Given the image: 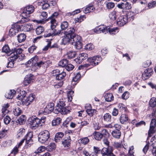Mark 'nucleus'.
Here are the masks:
<instances>
[{
	"label": "nucleus",
	"mask_w": 156,
	"mask_h": 156,
	"mask_svg": "<svg viewBox=\"0 0 156 156\" xmlns=\"http://www.w3.org/2000/svg\"><path fill=\"white\" fill-rule=\"evenodd\" d=\"M58 15V12H55L50 17L47 19V21L50 22L51 29L50 32L48 33H45L44 35V36L45 37H46L56 35H59L60 36V34L61 35H62V33H63L64 35L62 37L61 44L63 45H66L68 43V32L67 31H64L63 32H61V30H60L57 32L55 29L57 24L56 19Z\"/></svg>",
	"instance_id": "f257e3e1"
},
{
	"label": "nucleus",
	"mask_w": 156,
	"mask_h": 156,
	"mask_svg": "<svg viewBox=\"0 0 156 156\" xmlns=\"http://www.w3.org/2000/svg\"><path fill=\"white\" fill-rule=\"evenodd\" d=\"M69 44L72 45V48L74 47L77 49H80L82 48L81 37L76 34L74 28H70L69 30Z\"/></svg>",
	"instance_id": "f03ea898"
},
{
	"label": "nucleus",
	"mask_w": 156,
	"mask_h": 156,
	"mask_svg": "<svg viewBox=\"0 0 156 156\" xmlns=\"http://www.w3.org/2000/svg\"><path fill=\"white\" fill-rule=\"evenodd\" d=\"M34 10V7L32 5L27 6L24 8L20 15L21 19L20 23H23L28 22L30 20V14L32 13Z\"/></svg>",
	"instance_id": "7ed1b4c3"
},
{
	"label": "nucleus",
	"mask_w": 156,
	"mask_h": 156,
	"mask_svg": "<svg viewBox=\"0 0 156 156\" xmlns=\"http://www.w3.org/2000/svg\"><path fill=\"white\" fill-rule=\"evenodd\" d=\"M46 121V117H43L41 119L37 117L29 118L28 120L29 123L33 129H35L38 126H41L44 125Z\"/></svg>",
	"instance_id": "20e7f679"
},
{
	"label": "nucleus",
	"mask_w": 156,
	"mask_h": 156,
	"mask_svg": "<svg viewBox=\"0 0 156 156\" xmlns=\"http://www.w3.org/2000/svg\"><path fill=\"white\" fill-rule=\"evenodd\" d=\"M26 94V93L24 91H22L16 98L19 100H22L23 104L28 106L33 102L35 97L33 94H30L27 97H25Z\"/></svg>",
	"instance_id": "39448f33"
},
{
	"label": "nucleus",
	"mask_w": 156,
	"mask_h": 156,
	"mask_svg": "<svg viewBox=\"0 0 156 156\" xmlns=\"http://www.w3.org/2000/svg\"><path fill=\"white\" fill-rule=\"evenodd\" d=\"M101 60V58L100 56H94L92 57L89 58L87 59V61L90 63L80 66L78 67V69L79 70L83 69L84 67H88L90 65L95 66L98 65Z\"/></svg>",
	"instance_id": "423d86ee"
},
{
	"label": "nucleus",
	"mask_w": 156,
	"mask_h": 156,
	"mask_svg": "<svg viewBox=\"0 0 156 156\" xmlns=\"http://www.w3.org/2000/svg\"><path fill=\"white\" fill-rule=\"evenodd\" d=\"M49 133L48 130H45L41 132L38 135V140L42 144H47L49 138Z\"/></svg>",
	"instance_id": "0eeeda50"
},
{
	"label": "nucleus",
	"mask_w": 156,
	"mask_h": 156,
	"mask_svg": "<svg viewBox=\"0 0 156 156\" xmlns=\"http://www.w3.org/2000/svg\"><path fill=\"white\" fill-rule=\"evenodd\" d=\"M97 30L101 31L105 34L108 32L111 34H115L118 32V29L117 27L110 28L109 26L105 27L104 26H100L98 27Z\"/></svg>",
	"instance_id": "6e6552de"
},
{
	"label": "nucleus",
	"mask_w": 156,
	"mask_h": 156,
	"mask_svg": "<svg viewBox=\"0 0 156 156\" xmlns=\"http://www.w3.org/2000/svg\"><path fill=\"white\" fill-rule=\"evenodd\" d=\"M23 51V49L21 48H14L12 50L11 54L10 60L15 61L19 57V55L21 54Z\"/></svg>",
	"instance_id": "1a4fd4ad"
},
{
	"label": "nucleus",
	"mask_w": 156,
	"mask_h": 156,
	"mask_svg": "<svg viewBox=\"0 0 156 156\" xmlns=\"http://www.w3.org/2000/svg\"><path fill=\"white\" fill-rule=\"evenodd\" d=\"M128 20V17L127 15L120 16L117 20V24L120 27L123 26L127 23Z\"/></svg>",
	"instance_id": "9d476101"
},
{
	"label": "nucleus",
	"mask_w": 156,
	"mask_h": 156,
	"mask_svg": "<svg viewBox=\"0 0 156 156\" xmlns=\"http://www.w3.org/2000/svg\"><path fill=\"white\" fill-rule=\"evenodd\" d=\"M32 137V134L31 133H28L25 137L26 140L25 147L27 148L30 147L33 144V141L31 139Z\"/></svg>",
	"instance_id": "9b49d317"
},
{
	"label": "nucleus",
	"mask_w": 156,
	"mask_h": 156,
	"mask_svg": "<svg viewBox=\"0 0 156 156\" xmlns=\"http://www.w3.org/2000/svg\"><path fill=\"white\" fill-rule=\"evenodd\" d=\"M153 72V70L151 68L146 69L142 74V78L144 80L147 79L152 75Z\"/></svg>",
	"instance_id": "f8f14e48"
},
{
	"label": "nucleus",
	"mask_w": 156,
	"mask_h": 156,
	"mask_svg": "<svg viewBox=\"0 0 156 156\" xmlns=\"http://www.w3.org/2000/svg\"><path fill=\"white\" fill-rule=\"evenodd\" d=\"M65 105V101L63 99H60L58 102L57 105L55 107V109L54 111V112L55 114H57L59 110H60L61 108L64 107Z\"/></svg>",
	"instance_id": "ddd939ff"
},
{
	"label": "nucleus",
	"mask_w": 156,
	"mask_h": 156,
	"mask_svg": "<svg viewBox=\"0 0 156 156\" xmlns=\"http://www.w3.org/2000/svg\"><path fill=\"white\" fill-rule=\"evenodd\" d=\"M88 55L86 53H82L79 54L78 57L74 60L77 63L80 64L82 62L86 59L88 57Z\"/></svg>",
	"instance_id": "4468645a"
},
{
	"label": "nucleus",
	"mask_w": 156,
	"mask_h": 156,
	"mask_svg": "<svg viewBox=\"0 0 156 156\" xmlns=\"http://www.w3.org/2000/svg\"><path fill=\"white\" fill-rule=\"evenodd\" d=\"M54 104L53 103L48 104L44 108L43 113L45 114H48L54 111Z\"/></svg>",
	"instance_id": "2eb2a0df"
},
{
	"label": "nucleus",
	"mask_w": 156,
	"mask_h": 156,
	"mask_svg": "<svg viewBox=\"0 0 156 156\" xmlns=\"http://www.w3.org/2000/svg\"><path fill=\"white\" fill-rule=\"evenodd\" d=\"M48 0H38V5L42 6L43 9H46L50 6V4L48 3Z\"/></svg>",
	"instance_id": "dca6fc26"
},
{
	"label": "nucleus",
	"mask_w": 156,
	"mask_h": 156,
	"mask_svg": "<svg viewBox=\"0 0 156 156\" xmlns=\"http://www.w3.org/2000/svg\"><path fill=\"white\" fill-rule=\"evenodd\" d=\"M128 117L126 114H122L119 118L120 122L122 124H126L128 121Z\"/></svg>",
	"instance_id": "f3484780"
},
{
	"label": "nucleus",
	"mask_w": 156,
	"mask_h": 156,
	"mask_svg": "<svg viewBox=\"0 0 156 156\" xmlns=\"http://www.w3.org/2000/svg\"><path fill=\"white\" fill-rule=\"evenodd\" d=\"M33 80V76L30 74V75H27L25 78L23 83L25 86H27Z\"/></svg>",
	"instance_id": "a211bd4d"
},
{
	"label": "nucleus",
	"mask_w": 156,
	"mask_h": 156,
	"mask_svg": "<svg viewBox=\"0 0 156 156\" xmlns=\"http://www.w3.org/2000/svg\"><path fill=\"white\" fill-rule=\"evenodd\" d=\"M112 137L116 139H119L121 135V132L120 130H113L111 133Z\"/></svg>",
	"instance_id": "6ab92c4d"
},
{
	"label": "nucleus",
	"mask_w": 156,
	"mask_h": 156,
	"mask_svg": "<svg viewBox=\"0 0 156 156\" xmlns=\"http://www.w3.org/2000/svg\"><path fill=\"white\" fill-rule=\"evenodd\" d=\"M95 9V8L92 4H89L83 10V12L85 14L90 13L94 11Z\"/></svg>",
	"instance_id": "aec40b11"
},
{
	"label": "nucleus",
	"mask_w": 156,
	"mask_h": 156,
	"mask_svg": "<svg viewBox=\"0 0 156 156\" xmlns=\"http://www.w3.org/2000/svg\"><path fill=\"white\" fill-rule=\"evenodd\" d=\"M59 66L62 67H65L67 70L68 69V61L66 59H63L60 61L58 63Z\"/></svg>",
	"instance_id": "412c9836"
},
{
	"label": "nucleus",
	"mask_w": 156,
	"mask_h": 156,
	"mask_svg": "<svg viewBox=\"0 0 156 156\" xmlns=\"http://www.w3.org/2000/svg\"><path fill=\"white\" fill-rule=\"evenodd\" d=\"M80 78V73H77L76 76L73 77L72 81L71 84L73 87L76 84V82L79 80Z\"/></svg>",
	"instance_id": "4be33fe9"
},
{
	"label": "nucleus",
	"mask_w": 156,
	"mask_h": 156,
	"mask_svg": "<svg viewBox=\"0 0 156 156\" xmlns=\"http://www.w3.org/2000/svg\"><path fill=\"white\" fill-rule=\"evenodd\" d=\"M2 51L5 53L9 56L11 55L12 51L10 50L9 46L7 45H5L3 47L2 49Z\"/></svg>",
	"instance_id": "5701e85b"
},
{
	"label": "nucleus",
	"mask_w": 156,
	"mask_h": 156,
	"mask_svg": "<svg viewBox=\"0 0 156 156\" xmlns=\"http://www.w3.org/2000/svg\"><path fill=\"white\" fill-rule=\"evenodd\" d=\"M16 93V91L13 90H11L5 94L6 98L8 99H12Z\"/></svg>",
	"instance_id": "b1692460"
},
{
	"label": "nucleus",
	"mask_w": 156,
	"mask_h": 156,
	"mask_svg": "<svg viewBox=\"0 0 156 156\" xmlns=\"http://www.w3.org/2000/svg\"><path fill=\"white\" fill-rule=\"evenodd\" d=\"M102 119L105 122H110L111 121V115L109 113H106L104 115Z\"/></svg>",
	"instance_id": "393cba45"
},
{
	"label": "nucleus",
	"mask_w": 156,
	"mask_h": 156,
	"mask_svg": "<svg viewBox=\"0 0 156 156\" xmlns=\"http://www.w3.org/2000/svg\"><path fill=\"white\" fill-rule=\"evenodd\" d=\"M64 136V133L62 132H58L55 135V140L56 142L60 141L61 138H62Z\"/></svg>",
	"instance_id": "a878e982"
},
{
	"label": "nucleus",
	"mask_w": 156,
	"mask_h": 156,
	"mask_svg": "<svg viewBox=\"0 0 156 156\" xmlns=\"http://www.w3.org/2000/svg\"><path fill=\"white\" fill-rule=\"evenodd\" d=\"M26 36L24 34H21L17 36V40L19 43H21L24 41Z\"/></svg>",
	"instance_id": "bb28decb"
},
{
	"label": "nucleus",
	"mask_w": 156,
	"mask_h": 156,
	"mask_svg": "<svg viewBox=\"0 0 156 156\" xmlns=\"http://www.w3.org/2000/svg\"><path fill=\"white\" fill-rule=\"evenodd\" d=\"M18 27L16 26V27L12 28L9 30V34L10 36H13L16 34V33L18 31Z\"/></svg>",
	"instance_id": "cd10ccee"
},
{
	"label": "nucleus",
	"mask_w": 156,
	"mask_h": 156,
	"mask_svg": "<svg viewBox=\"0 0 156 156\" xmlns=\"http://www.w3.org/2000/svg\"><path fill=\"white\" fill-rule=\"evenodd\" d=\"M118 108L120 112H126L128 110L127 107L122 103H120L118 105Z\"/></svg>",
	"instance_id": "c85d7f7f"
},
{
	"label": "nucleus",
	"mask_w": 156,
	"mask_h": 156,
	"mask_svg": "<svg viewBox=\"0 0 156 156\" xmlns=\"http://www.w3.org/2000/svg\"><path fill=\"white\" fill-rule=\"evenodd\" d=\"M116 12L115 11H113L109 14V17L111 21L115 20L117 17Z\"/></svg>",
	"instance_id": "c756f323"
},
{
	"label": "nucleus",
	"mask_w": 156,
	"mask_h": 156,
	"mask_svg": "<svg viewBox=\"0 0 156 156\" xmlns=\"http://www.w3.org/2000/svg\"><path fill=\"white\" fill-rule=\"evenodd\" d=\"M61 119L59 117H58L54 120L52 122V126H55L59 125L61 122Z\"/></svg>",
	"instance_id": "7c9ffc66"
},
{
	"label": "nucleus",
	"mask_w": 156,
	"mask_h": 156,
	"mask_svg": "<svg viewBox=\"0 0 156 156\" xmlns=\"http://www.w3.org/2000/svg\"><path fill=\"white\" fill-rule=\"evenodd\" d=\"M94 138L97 140H99L103 137V134L102 133L97 132H95L94 134Z\"/></svg>",
	"instance_id": "2f4dec72"
},
{
	"label": "nucleus",
	"mask_w": 156,
	"mask_h": 156,
	"mask_svg": "<svg viewBox=\"0 0 156 156\" xmlns=\"http://www.w3.org/2000/svg\"><path fill=\"white\" fill-rule=\"evenodd\" d=\"M60 109V110L58 111V112L57 113V114L60 113L62 114L65 115L67 114L68 112V108L67 107H64L61 108Z\"/></svg>",
	"instance_id": "473e14b6"
},
{
	"label": "nucleus",
	"mask_w": 156,
	"mask_h": 156,
	"mask_svg": "<svg viewBox=\"0 0 156 156\" xmlns=\"http://www.w3.org/2000/svg\"><path fill=\"white\" fill-rule=\"evenodd\" d=\"M105 100L108 102H110L113 100L114 97L112 94H106L105 96Z\"/></svg>",
	"instance_id": "72a5a7b5"
},
{
	"label": "nucleus",
	"mask_w": 156,
	"mask_h": 156,
	"mask_svg": "<svg viewBox=\"0 0 156 156\" xmlns=\"http://www.w3.org/2000/svg\"><path fill=\"white\" fill-rule=\"evenodd\" d=\"M156 129V126H151L150 125V129L148 132L147 139L151 136V134L154 133Z\"/></svg>",
	"instance_id": "f704fd0d"
},
{
	"label": "nucleus",
	"mask_w": 156,
	"mask_h": 156,
	"mask_svg": "<svg viewBox=\"0 0 156 156\" xmlns=\"http://www.w3.org/2000/svg\"><path fill=\"white\" fill-rule=\"evenodd\" d=\"M62 142L64 147L65 148V149H67L68 147V138H64L62 140Z\"/></svg>",
	"instance_id": "c9c22d12"
},
{
	"label": "nucleus",
	"mask_w": 156,
	"mask_h": 156,
	"mask_svg": "<svg viewBox=\"0 0 156 156\" xmlns=\"http://www.w3.org/2000/svg\"><path fill=\"white\" fill-rule=\"evenodd\" d=\"M66 76V73L62 71L59 73L58 76L56 77V79L58 80H61L63 79Z\"/></svg>",
	"instance_id": "e433bc0d"
},
{
	"label": "nucleus",
	"mask_w": 156,
	"mask_h": 156,
	"mask_svg": "<svg viewBox=\"0 0 156 156\" xmlns=\"http://www.w3.org/2000/svg\"><path fill=\"white\" fill-rule=\"evenodd\" d=\"M111 150V147H104L101 151V153L103 156L106 155Z\"/></svg>",
	"instance_id": "4c0bfd02"
},
{
	"label": "nucleus",
	"mask_w": 156,
	"mask_h": 156,
	"mask_svg": "<svg viewBox=\"0 0 156 156\" xmlns=\"http://www.w3.org/2000/svg\"><path fill=\"white\" fill-rule=\"evenodd\" d=\"M48 62H44L42 61H41L38 62H37L36 66H38L39 67H41L42 66L44 68H47L48 66Z\"/></svg>",
	"instance_id": "58836bf2"
},
{
	"label": "nucleus",
	"mask_w": 156,
	"mask_h": 156,
	"mask_svg": "<svg viewBox=\"0 0 156 156\" xmlns=\"http://www.w3.org/2000/svg\"><path fill=\"white\" fill-rule=\"evenodd\" d=\"M150 150L151 151L153 155L156 156V146L153 144H151L150 147Z\"/></svg>",
	"instance_id": "ea45409f"
},
{
	"label": "nucleus",
	"mask_w": 156,
	"mask_h": 156,
	"mask_svg": "<svg viewBox=\"0 0 156 156\" xmlns=\"http://www.w3.org/2000/svg\"><path fill=\"white\" fill-rule=\"evenodd\" d=\"M14 114L16 116H18L22 113L21 109L19 107L16 108L13 111Z\"/></svg>",
	"instance_id": "a19ab883"
},
{
	"label": "nucleus",
	"mask_w": 156,
	"mask_h": 156,
	"mask_svg": "<svg viewBox=\"0 0 156 156\" xmlns=\"http://www.w3.org/2000/svg\"><path fill=\"white\" fill-rule=\"evenodd\" d=\"M150 105L152 108L156 107V98H152L149 101Z\"/></svg>",
	"instance_id": "79ce46f5"
},
{
	"label": "nucleus",
	"mask_w": 156,
	"mask_h": 156,
	"mask_svg": "<svg viewBox=\"0 0 156 156\" xmlns=\"http://www.w3.org/2000/svg\"><path fill=\"white\" fill-rule=\"evenodd\" d=\"M134 153V147L133 146H131L129 148L128 153L125 156H134L133 154Z\"/></svg>",
	"instance_id": "37998d69"
},
{
	"label": "nucleus",
	"mask_w": 156,
	"mask_h": 156,
	"mask_svg": "<svg viewBox=\"0 0 156 156\" xmlns=\"http://www.w3.org/2000/svg\"><path fill=\"white\" fill-rule=\"evenodd\" d=\"M26 120V118L25 115H21L18 119L19 122L20 124H23L25 122Z\"/></svg>",
	"instance_id": "c03bdc74"
},
{
	"label": "nucleus",
	"mask_w": 156,
	"mask_h": 156,
	"mask_svg": "<svg viewBox=\"0 0 156 156\" xmlns=\"http://www.w3.org/2000/svg\"><path fill=\"white\" fill-rule=\"evenodd\" d=\"M86 16L84 15H81L79 17H77L75 19L74 21L75 23L77 22L80 23L84 20V19L86 18Z\"/></svg>",
	"instance_id": "a18cd8bd"
},
{
	"label": "nucleus",
	"mask_w": 156,
	"mask_h": 156,
	"mask_svg": "<svg viewBox=\"0 0 156 156\" xmlns=\"http://www.w3.org/2000/svg\"><path fill=\"white\" fill-rule=\"evenodd\" d=\"M68 26V23L67 21H64L62 22L60 25L62 31L66 29Z\"/></svg>",
	"instance_id": "49530a36"
},
{
	"label": "nucleus",
	"mask_w": 156,
	"mask_h": 156,
	"mask_svg": "<svg viewBox=\"0 0 156 156\" xmlns=\"http://www.w3.org/2000/svg\"><path fill=\"white\" fill-rule=\"evenodd\" d=\"M44 30V28L41 26L37 27L36 30V34L38 35L42 33Z\"/></svg>",
	"instance_id": "de8ad7c7"
},
{
	"label": "nucleus",
	"mask_w": 156,
	"mask_h": 156,
	"mask_svg": "<svg viewBox=\"0 0 156 156\" xmlns=\"http://www.w3.org/2000/svg\"><path fill=\"white\" fill-rule=\"evenodd\" d=\"M31 59H32V64H31V65L36 66L37 63V62L38 60V57L37 56H35L31 58Z\"/></svg>",
	"instance_id": "09e8293b"
},
{
	"label": "nucleus",
	"mask_w": 156,
	"mask_h": 156,
	"mask_svg": "<svg viewBox=\"0 0 156 156\" xmlns=\"http://www.w3.org/2000/svg\"><path fill=\"white\" fill-rule=\"evenodd\" d=\"M80 143L83 144H87L89 141V139L87 137H84L80 140Z\"/></svg>",
	"instance_id": "8fccbe9b"
},
{
	"label": "nucleus",
	"mask_w": 156,
	"mask_h": 156,
	"mask_svg": "<svg viewBox=\"0 0 156 156\" xmlns=\"http://www.w3.org/2000/svg\"><path fill=\"white\" fill-rule=\"evenodd\" d=\"M45 147L41 146L37 148L35 151V153L37 154L40 153L44 151L45 150Z\"/></svg>",
	"instance_id": "3c124183"
},
{
	"label": "nucleus",
	"mask_w": 156,
	"mask_h": 156,
	"mask_svg": "<svg viewBox=\"0 0 156 156\" xmlns=\"http://www.w3.org/2000/svg\"><path fill=\"white\" fill-rule=\"evenodd\" d=\"M94 45L91 43H90L86 44L84 48L86 50H91L94 49Z\"/></svg>",
	"instance_id": "603ef678"
},
{
	"label": "nucleus",
	"mask_w": 156,
	"mask_h": 156,
	"mask_svg": "<svg viewBox=\"0 0 156 156\" xmlns=\"http://www.w3.org/2000/svg\"><path fill=\"white\" fill-rule=\"evenodd\" d=\"M113 145L114 147L118 149L121 148L122 146L121 143L116 141L114 142Z\"/></svg>",
	"instance_id": "864d4df0"
},
{
	"label": "nucleus",
	"mask_w": 156,
	"mask_h": 156,
	"mask_svg": "<svg viewBox=\"0 0 156 156\" xmlns=\"http://www.w3.org/2000/svg\"><path fill=\"white\" fill-rule=\"evenodd\" d=\"M68 118H67L63 122L62 126V127L63 129L66 130L68 129Z\"/></svg>",
	"instance_id": "5fc2aeb1"
},
{
	"label": "nucleus",
	"mask_w": 156,
	"mask_h": 156,
	"mask_svg": "<svg viewBox=\"0 0 156 156\" xmlns=\"http://www.w3.org/2000/svg\"><path fill=\"white\" fill-rule=\"evenodd\" d=\"M48 16L47 13L45 12H42L40 16L41 19L43 20L45 19Z\"/></svg>",
	"instance_id": "6e6d98bb"
},
{
	"label": "nucleus",
	"mask_w": 156,
	"mask_h": 156,
	"mask_svg": "<svg viewBox=\"0 0 156 156\" xmlns=\"http://www.w3.org/2000/svg\"><path fill=\"white\" fill-rule=\"evenodd\" d=\"M86 112L89 115L92 116L94 114L96 113L97 111L94 109H91L89 111H87Z\"/></svg>",
	"instance_id": "4d7b16f0"
},
{
	"label": "nucleus",
	"mask_w": 156,
	"mask_h": 156,
	"mask_svg": "<svg viewBox=\"0 0 156 156\" xmlns=\"http://www.w3.org/2000/svg\"><path fill=\"white\" fill-rule=\"evenodd\" d=\"M129 97V93L128 92L126 91L122 95V98L124 100H126Z\"/></svg>",
	"instance_id": "13d9d810"
},
{
	"label": "nucleus",
	"mask_w": 156,
	"mask_h": 156,
	"mask_svg": "<svg viewBox=\"0 0 156 156\" xmlns=\"http://www.w3.org/2000/svg\"><path fill=\"white\" fill-rule=\"evenodd\" d=\"M55 147L56 145L54 143H51L48 146V148L49 149H50L49 150L50 151H52V150L55 149Z\"/></svg>",
	"instance_id": "bf43d9fd"
},
{
	"label": "nucleus",
	"mask_w": 156,
	"mask_h": 156,
	"mask_svg": "<svg viewBox=\"0 0 156 156\" xmlns=\"http://www.w3.org/2000/svg\"><path fill=\"white\" fill-rule=\"evenodd\" d=\"M155 6H156V2L155 1H151L148 4V7L149 9L153 8Z\"/></svg>",
	"instance_id": "052dcab7"
},
{
	"label": "nucleus",
	"mask_w": 156,
	"mask_h": 156,
	"mask_svg": "<svg viewBox=\"0 0 156 156\" xmlns=\"http://www.w3.org/2000/svg\"><path fill=\"white\" fill-rule=\"evenodd\" d=\"M115 6L114 3L113 2H108L106 4V7L108 9H110L113 8Z\"/></svg>",
	"instance_id": "680f3d73"
},
{
	"label": "nucleus",
	"mask_w": 156,
	"mask_h": 156,
	"mask_svg": "<svg viewBox=\"0 0 156 156\" xmlns=\"http://www.w3.org/2000/svg\"><path fill=\"white\" fill-rule=\"evenodd\" d=\"M131 7V5L129 3L127 2L124 3V9H129Z\"/></svg>",
	"instance_id": "e2e57ef3"
},
{
	"label": "nucleus",
	"mask_w": 156,
	"mask_h": 156,
	"mask_svg": "<svg viewBox=\"0 0 156 156\" xmlns=\"http://www.w3.org/2000/svg\"><path fill=\"white\" fill-rule=\"evenodd\" d=\"M76 55L75 51H70L69 52V59H71L74 58Z\"/></svg>",
	"instance_id": "0e129e2a"
},
{
	"label": "nucleus",
	"mask_w": 156,
	"mask_h": 156,
	"mask_svg": "<svg viewBox=\"0 0 156 156\" xmlns=\"http://www.w3.org/2000/svg\"><path fill=\"white\" fill-rule=\"evenodd\" d=\"M11 119L9 116H6L4 119V123L6 124H8L10 121Z\"/></svg>",
	"instance_id": "69168bd1"
},
{
	"label": "nucleus",
	"mask_w": 156,
	"mask_h": 156,
	"mask_svg": "<svg viewBox=\"0 0 156 156\" xmlns=\"http://www.w3.org/2000/svg\"><path fill=\"white\" fill-rule=\"evenodd\" d=\"M24 27L26 28L27 30L28 31L31 30L33 28L32 26L30 24H25L24 25Z\"/></svg>",
	"instance_id": "338daca9"
},
{
	"label": "nucleus",
	"mask_w": 156,
	"mask_h": 156,
	"mask_svg": "<svg viewBox=\"0 0 156 156\" xmlns=\"http://www.w3.org/2000/svg\"><path fill=\"white\" fill-rule=\"evenodd\" d=\"M59 73H60V70L58 69H56L54 70L52 72V73L53 76H55L56 78V77L58 76L59 74Z\"/></svg>",
	"instance_id": "774afa93"
}]
</instances>
